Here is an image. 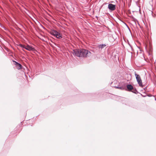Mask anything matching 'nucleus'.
<instances>
[{"label": "nucleus", "mask_w": 156, "mask_h": 156, "mask_svg": "<svg viewBox=\"0 0 156 156\" xmlns=\"http://www.w3.org/2000/svg\"><path fill=\"white\" fill-rule=\"evenodd\" d=\"M72 52L74 55L80 57H86L91 54L87 49H73Z\"/></svg>", "instance_id": "obj_1"}, {"label": "nucleus", "mask_w": 156, "mask_h": 156, "mask_svg": "<svg viewBox=\"0 0 156 156\" xmlns=\"http://www.w3.org/2000/svg\"><path fill=\"white\" fill-rule=\"evenodd\" d=\"M135 75L136 76V79L137 82H138V84H139L140 86L141 87H143V84L142 83V81L141 80L140 76L139 75L137 74L136 72H135Z\"/></svg>", "instance_id": "obj_2"}, {"label": "nucleus", "mask_w": 156, "mask_h": 156, "mask_svg": "<svg viewBox=\"0 0 156 156\" xmlns=\"http://www.w3.org/2000/svg\"><path fill=\"white\" fill-rule=\"evenodd\" d=\"M51 34L57 38L60 39L62 37V34L56 30L52 31L51 32Z\"/></svg>", "instance_id": "obj_3"}, {"label": "nucleus", "mask_w": 156, "mask_h": 156, "mask_svg": "<svg viewBox=\"0 0 156 156\" xmlns=\"http://www.w3.org/2000/svg\"><path fill=\"white\" fill-rule=\"evenodd\" d=\"M108 8L110 10L114 11L116 9L115 5L112 4H109L108 5Z\"/></svg>", "instance_id": "obj_4"}, {"label": "nucleus", "mask_w": 156, "mask_h": 156, "mask_svg": "<svg viewBox=\"0 0 156 156\" xmlns=\"http://www.w3.org/2000/svg\"><path fill=\"white\" fill-rule=\"evenodd\" d=\"M19 46L21 48H24V49H34L33 48H31L30 47L29 45H23L21 44H20Z\"/></svg>", "instance_id": "obj_5"}, {"label": "nucleus", "mask_w": 156, "mask_h": 156, "mask_svg": "<svg viewBox=\"0 0 156 156\" xmlns=\"http://www.w3.org/2000/svg\"><path fill=\"white\" fill-rule=\"evenodd\" d=\"M16 65L17 66V69H19L21 68L22 66L20 63L17 62H16Z\"/></svg>", "instance_id": "obj_6"}, {"label": "nucleus", "mask_w": 156, "mask_h": 156, "mask_svg": "<svg viewBox=\"0 0 156 156\" xmlns=\"http://www.w3.org/2000/svg\"><path fill=\"white\" fill-rule=\"evenodd\" d=\"M127 88L129 90H131L133 89V87L130 84H128L127 86Z\"/></svg>", "instance_id": "obj_7"}, {"label": "nucleus", "mask_w": 156, "mask_h": 156, "mask_svg": "<svg viewBox=\"0 0 156 156\" xmlns=\"http://www.w3.org/2000/svg\"><path fill=\"white\" fill-rule=\"evenodd\" d=\"M106 46V45L105 44L100 45H99L98 46V48H105V47Z\"/></svg>", "instance_id": "obj_8"}, {"label": "nucleus", "mask_w": 156, "mask_h": 156, "mask_svg": "<svg viewBox=\"0 0 156 156\" xmlns=\"http://www.w3.org/2000/svg\"><path fill=\"white\" fill-rule=\"evenodd\" d=\"M115 87L119 89H123V87Z\"/></svg>", "instance_id": "obj_9"}, {"label": "nucleus", "mask_w": 156, "mask_h": 156, "mask_svg": "<svg viewBox=\"0 0 156 156\" xmlns=\"http://www.w3.org/2000/svg\"><path fill=\"white\" fill-rule=\"evenodd\" d=\"M27 50L29 51H34V50H35V49H27Z\"/></svg>", "instance_id": "obj_10"}, {"label": "nucleus", "mask_w": 156, "mask_h": 156, "mask_svg": "<svg viewBox=\"0 0 156 156\" xmlns=\"http://www.w3.org/2000/svg\"><path fill=\"white\" fill-rule=\"evenodd\" d=\"M142 50H143V49H140V51H142Z\"/></svg>", "instance_id": "obj_11"}, {"label": "nucleus", "mask_w": 156, "mask_h": 156, "mask_svg": "<svg viewBox=\"0 0 156 156\" xmlns=\"http://www.w3.org/2000/svg\"><path fill=\"white\" fill-rule=\"evenodd\" d=\"M7 51H8V50L9 49H7Z\"/></svg>", "instance_id": "obj_12"}, {"label": "nucleus", "mask_w": 156, "mask_h": 156, "mask_svg": "<svg viewBox=\"0 0 156 156\" xmlns=\"http://www.w3.org/2000/svg\"><path fill=\"white\" fill-rule=\"evenodd\" d=\"M155 100L156 101V99H155Z\"/></svg>", "instance_id": "obj_13"}]
</instances>
